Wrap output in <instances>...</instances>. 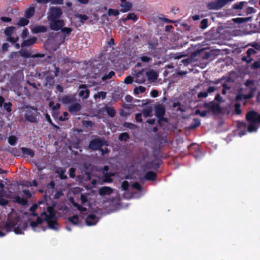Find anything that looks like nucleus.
Wrapping results in <instances>:
<instances>
[{
  "mask_svg": "<svg viewBox=\"0 0 260 260\" xmlns=\"http://www.w3.org/2000/svg\"><path fill=\"white\" fill-rule=\"evenodd\" d=\"M156 176V175L155 173L152 171H149L146 173L145 178L148 180H154L155 179Z\"/></svg>",
  "mask_w": 260,
  "mask_h": 260,
  "instance_id": "30",
  "label": "nucleus"
},
{
  "mask_svg": "<svg viewBox=\"0 0 260 260\" xmlns=\"http://www.w3.org/2000/svg\"><path fill=\"white\" fill-rule=\"evenodd\" d=\"M128 138V135L126 133H123L120 135L119 139L121 141H126Z\"/></svg>",
  "mask_w": 260,
  "mask_h": 260,
  "instance_id": "46",
  "label": "nucleus"
},
{
  "mask_svg": "<svg viewBox=\"0 0 260 260\" xmlns=\"http://www.w3.org/2000/svg\"><path fill=\"white\" fill-rule=\"evenodd\" d=\"M75 17L79 19L81 22H83L85 20L88 19V17L85 15H82L80 14H77L75 15Z\"/></svg>",
  "mask_w": 260,
  "mask_h": 260,
  "instance_id": "38",
  "label": "nucleus"
},
{
  "mask_svg": "<svg viewBox=\"0 0 260 260\" xmlns=\"http://www.w3.org/2000/svg\"><path fill=\"white\" fill-rule=\"evenodd\" d=\"M145 90V87L142 86H139V87H137L134 89V92L136 94H139L140 93L144 92Z\"/></svg>",
  "mask_w": 260,
  "mask_h": 260,
  "instance_id": "34",
  "label": "nucleus"
},
{
  "mask_svg": "<svg viewBox=\"0 0 260 260\" xmlns=\"http://www.w3.org/2000/svg\"><path fill=\"white\" fill-rule=\"evenodd\" d=\"M60 29L61 30V32L64 34H69L72 31V28L70 27H62Z\"/></svg>",
  "mask_w": 260,
  "mask_h": 260,
  "instance_id": "48",
  "label": "nucleus"
},
{
  "mask_svg": "<svg viewBox=\"0 0 260 260\" xmlns=\"http://www.w3.org/2000/svg\"><path fill=\"white\" fill-rule=\"evenodd\" d=\"M11 106H12V104L11 103H5L4 105V108L8 112L11 111Z\"/></svg>",
  "mask_w": 260,
  "mask_h": 260,
  "instance_id": "54",
  "label": "nucleus"
},
{
  "mask_svg": "<svg viewBox=\"0 0 260 260\" xmlns=\"http://www.w3.org/2000/svg\"><path fill=\"white\" fill-rule=\"evenodd\" d=\"M250 45L253 47V49H255L256 51L260 49V45L258 44H253Z\"/></svg>",
  "mask_w": 260,
  "mask_h": 260,
  "instance_id": "63",
  "label": "nucleus"
},
{
  "mask_svg": "<svg viewBox=\"0 0 260 260\" xmlns=\"http://www.w3.org/2000/svg\"><path fill=\"white\" fill-rule=\"evenodd\" d=\"M31 30L35 34L45 32L47 31V27L44 25H35L32 27Z\"/></svg>",
  "mask_w": 260,
  "mask_h": 260,
  "instance_id": "23",
  "label": "nucleus"
},
{
  "mask_svg": "<svg viewBox=\"0 0 260 260\" xmlns=\"http://www.w3.org/2000/svg\"><path fill=\"white\" fill-rule=\"evenodd\" d=\"M121 188L123 190L127 192L132 191L131 188L135 189L138 191H140L141 189V186L138 182L133 183L130 186L127 181H124L121 183Z\"/></svg>",
  "mask_w": 260,
  "mask_h": 260,
  "instance_id": "10",
  "label": "nucleus"
},
{
  "mask_svg": "<svg viewBox=\"0 0 260 260\" xmlns=\"http://www.w3.org/2000/svg\"><path fill=\"white\" fill-rule=\"evenodd\" d=\"M25 112L24 116L27 121L31 122H35L36 121V111L31 107H26L24 109Z\"/></svg>",
  "mask_w": 260,
  "mask_h": 260,
  "instance_id": "7",
  "label": "nucleus"
},
{
  "mask_svg": "<svg viewBox=\"0 0 260 260\" xmlns=\"http://www.w3.org/2000/svg\"><path fill=\"white\" fill-rule=\"evenodd\" d=\"M106 95H107L106 92L101 91V92H99L95 94L93 96V98L95 99L101 98L102 100H104L106 97Z\"/></svg>",
  "mask_w": 260,
  "mask_h": 260,
  "instance_id": "32",
  "label": "nucleus"
},
{
  "mask_svg": "<svg viewBox=\"0 0 260 260\" xmlns=\"http://www.w3.org/2000/svg\"><path fill=\"white\" fill-rule=\"evenodd\" d=\"M192 61V59L190 58H186V59H182L181 62L185 64V65H187L189 63H190Z\"/></svg>",
  "mask_w": 260,
  "mask_h": 260,
  "instance_id": "53",
  "label": "nucleus"
},
{
  "mask_svg": "<svg viewBox=\"0 0 260 260\" xmlns=\"http://www.w3.org/2000/svg\"><path fill=\"white\" fill-rule=\"evenodd\" d=\"M216 89V88L214 86H210L207 90V91L200 92L198 93V96L199 98H205L208 96V95L213 92Z\"/></svg>",
  "mask_w": 260,
  "mask_h": 260,
  "instance_id": "19",
  "label": "nucleus"
},
{
  "mask_svg": "<svg viewBox=\"0 0 260 260\" xmlns=\"http://www.w3.org/2000/svg\"><path fill=\"white\" fill-rule=\"evenodd\" d=\"M35 11V7L31 6L29 7L25 11V17L27 18H30L34 15Z\"/></svg>",
  "mask_w": 260,
  "mask_h": 260,
  "instance_id": "28",
  "label": "nucleus"
},
{
  "mask_svg": "<svg viewBox=\"0 0 260 260\" xmlns=\"http://www.w3.org/2000/svg\"><path fill=\"white\" fill-rule=\"evenodd\" d=\"M27 19L28 18H27L26 17V18H21L20 19V20L19 21V22H18L17 24L20 26H25V25H27V24L29 22V20Z\"/></svg>",
  "mask_w": 260,
  "mask_h": 260,
  "instance_id": "39",
  "label": "nucleus"
},
{
  "mask_svg": "<svg viewBox=\"0 0 260 260\" xmlns=\"http://www.w3.org/2000/svg\"><path fill=\"white\" fill-rule=\"evenodd\" d=\"M62 14V10L59 7L51 6L49 8L47 15L51 30L58 31L64 26V21L60 19Z\"/></svg>",
  "mask_w": 260,
  "mask_h": 260,
  "instance_id": "3",
  "label": "nucleus"
},
{
  "mask_svg": "<svg viewBox=\"0 0 260 260\" xmlns=\"http://www.w3.org/2000/svg\"><path fill=\"white\" fill-rule=\"evenodd\" d=\"M75 169L73 168L70 169L69 175L70 177L74 178L75 176Z\"/></svg>",
  "mask_w": 260,
  "mask_h": 260,
  "instance_id": "57",
  "label": "nucleus"
},
{
  "mask_svg": "<svg viewBox=\"0 0 260 260\" xmlns=\"http://www.w3.org/2000/svg\"><path fill=\"white\" fill-rule=\"evenodd\" d=\"M251 19V17H247V18H236L233 19L231 21H230V23L229 24V25H232V22H233L237 24L238 25L240 23H242L244 22H247L249 21ZM229 27H232L231 26H229Z\"/></svg>",
  "mask_w": 260,
  "mask_h": 260,
  "instance_id": "22",
  "label": "nucleus"
},
{
  "mask_svg": "<svg viewBox=\"0 0 260 260\" xmlns=\"http://www.w3.org/2000/svg\"><path fill=\"white\" fill-rule=\"evenodd\" d=\"M109 167L105 166L101 171V176L98 177V180L93 179L91 181L92 185L97 184H102L104 183H111L112 182L111 177L114 175V173L108 172Z\"/></svg>",
  "mask_w": 260,
  "mask_h": 260,
  "instance_id": "5",
  "label": "nucleus"
},
{
  "mask_svg": "<svg viewBox=\"0 0 260 260\" xmlns=\"http://www.w3.org/2000/svg\"><path fill=\"white\" fill-rule=\"evenodd\" d=\"M113 191V189L108 186H103L99 189V193L101 196H109Z\"/></svg>",
  "mask_w": 260,
  "mask_h": 260,
  "instance_id": "18",
  "label": "nucleus"
},
{
  "mask_svg": "<svg viewBox=\"0 0 260 260\" xmlns=\"http://www.w3.org/2000/svg\"><path fill=\"white\" fill-rule=\"evenodd\" d=\"M152 110L151 108H146L144 109L142 112L143 114L145 117H149L151 115Z\"/></svg>",
  "mask_w": 260,
  "mask_h": 260,
  "instance_id": "42",
  "label": "nucleus"
},
{
  "mask_svg": "<svg viewBox=\"0 0 260 260\" xmlns=\"http://www.w3.org/2000/svg\"><path fill=\"white\" fill-rule=\"evenodd\" d=\"M80 200L82 204H85L87 202V196L82 194L81 195Z\"/></svg>",
  "mask_w": 260,
  "mask_h": 260,
  "instance_id": "55",
  "label": "nucleus"
},
{
  "mask_svg": "<svg viewBox=\"0 0 260 260\" xmlns=\"http://www.w3.org/2000/svg\"><path fill=\"white\" fill-rule=\"evenodd\" d=\"M246 119L249 123L247 131L249 133L256 132L260 124V115L256 112L251 111L246 114Z\"/></svg>",
  "mask_w": 260,
  "mask_h": 260,
  "instance_id": "4",
  "label": "nucleus"
},
{
  "mask_svg": "<svg viewBox=\"0 0 260 260\" xmlns=\"http://www.w3.org/2000/svg\"><path fill=\"white\" fill-rule=\"evenodd\" d=\"M105 110L110 117H114L115 116V111L113 108L107 107L105 108Z\"/></svg>",
  "mask_w": 260,
  "mask_h": 260,
  "instance_id": "37",
  "label": "nucleus"
},
{
  "mask_svg": "<svg viewBox=\"0 0 260 260\" xmlns=\"http://www.w3.org/2000/svg\"><path fill=\"white\" fill-rule=\"evenodd\" d=\"M204 106L208 109L209 111H212L214 113H219L221 111L219 105L213 102L206 103L204 104Z\"/></svg>",
  "mask_w": 260,
  "mask_h": 260,
  "instance_id": "12",
  "label": "nucleus"
},
{
  "mask_svg": "<svg viewBox=\"0 0 260 260\" xmlns=\"http://www.w3.org/2000/svg\"><path fill=\"white\" fill-rule=\"evenodd\" d=\"M66 171L62 168H58L56 172L58 174L61 179H65L67 178V176L64 175Z\"/></svg>",
  "mask_w": 260,
  "mask_h": 260,
  "instance_id": "35",
  "label": "nucleus"
},
{
  "mask_svg": "<svg viewBox=\"0 0 260 260\" xmlns=\"http://www.w3.org/2000/svg\"><path fill=\"white\" fill-rule=\"evenodd\" d=\"M183 56H184V54H182L181 53L171 54V58H174V59H180Z\"/></svg>",
  "mask_w": 260,
  "mask_h": 260,
  "instance_id": "47",
  "label": "nucleus"
},
{
  "mask_svg": "<svg viewBox=\"0 0 260 260\" xmlns=\"http://www.w3.org/2000/svg\"><path fill=\"white\" fill-rule=\"evenodd\" d=\"M81 108V106L80 104L77 103H75L73 104H72L69 107V111L72 113V114H76L78 112H79Z\"/></svg>",
  "mask_w": 260,
  "mask_h": 260,
  "instance_id": "21",
  "label": "nucleus"
},
{
  "mask_svg": "<svg viewBox=\"0 0 260 260\" xmlns=\"http://www.w3.org/2000/svg\"><path fill=\"white\" fill-rule=\"evenodd\" d=\"M47 197L45 196L43 200L39 202L38 205L34 204L30 207V211L31 213L27 222H21L19 216L15 212L18 217L19 223L27 225L26 229L23 230L22 234H23L24 231L27 229L28 224L35 232H40L41 229L45 231L46 228H44L43 225L44 223H46L48 228L51 230L55 231L58 230L59 226L57 222L55 210L53 207L49 206L47 203Z\"/></svg>",
  "mask_w": 260,
  "mask_h": 260,
  "instance_id": "1",
  "label": "nucleus"
},
{
  "mask_svg": "<svg viewBox=\"0 0 260 260\" xmlns=\"http://www.w3.org/2000/svg\"><path fill=\"white\" fill-rule=\"evenodd\" d=\"M26 226V224L19 223L17 214L12 211L9 214L7 222L3 226H0V237L5 236L11 231H13L17 235L22 234Z\"/></svg>",
  "mask_w": 260,
  "mask_h": 260,
  "instance_id": "2",
  "label": "nucleus"
},
{
  "mask_svg": "<svg viewBox=\"0 0 260 260\" xmlns=\"http://www.w3.org/2000/svg\"><path fill=\"white\" fill-rule=\"evenodd\" d=\"M109 16H116L119 15V11L117 9H109L108 11Z\"/></svg>",
  "mask_w": 260,
  "mask_h": 260,
  "instance_id": "41",
  "label": "nucleus"
},
{
  "mask_svg": "<svg viewBox=\"0 0 260 260\" xmlns=\"http://www.w3.org/2000/svg\"><path fill=\"white\" fill-rule=\"evenodd\" d=\"M120 7H121L120 11L125 13L130 11L132 8V4L131 3L127 2L126 0H120Z\"/></svg>",
  "mask_w": 260,
  "mask_h": 260,
  "instance_id": "15",
  "label": "nucleus"
},
{
  "mask_svg": "<svg viewBox=\"0 0 260 260\" xmlns=\"http://www.w3.org/2000/svg\"><path fill=\"white\" fill-rule=\"evenodd\" d=\"M165 112V108L161 106H158L155 108V115L158 118V123L160 124L163 121L167 122V119L163 117Z\"/></svg>",
  "mask_w": 260,
  "mask_h": 260,
  "instance_id": "11",
  "label": "nucleus"
},
{
  "mask_svg": "<svg viewBox=\"0 0 260 260\" xmlns=\"http://www.w3.org/2000/svg\"><path fill=\"white\" fill-rule=\"evenodd\" d=\"M141 60L142 61L144 62H149L152 60V58L148 56H143L141 57Z\"/></svg>",
  "mask_w": 260,
  "mask_h": 260,
  "instance_id": "51",
  "label": "nucleus"
},
{
  "mask_svg": "<svg viewBox=\"0 0 260 260\" xmlns=\"http://www.w3.org/2000/svg\"><path fill=\"white\" fill-rule=\"evenodd\" d=\"M31 196V194L28 190L24 189L17 196L9 195L8 197L12 199L14 202L24 206L27 204V199Z\"/></svg>",
  "mask_w": 260,
  "mask_h": 260,
  "instance_id": "6",
  "label": "nucleus"
},
{
  "mask_svg": "<svg viewBox=\"0 0 260 260\" xmlns=\"http://www.w3.org/2000/svg\"><path fill=\"white\" fill-rule=\"evenodd\" d=\"M28 33V30L26 28H24L22 34H21V37L24 39L26 38L27 36V34Z\"/></svg>",
  "mask_w": 260,
  "mask_h": 260,
  "instance_id": "58",
  "label": "nucleus"
},
{
  "mask_svg": "<svg viewBox=\"0 0 260 260\" xmlns=\"http://www.w3.org/2000/svg\"><path fill=\"white\" fill-rule=\"evenodd\" d=\"M235 112L237 114H240L241 113L240 105L239 104H236L235 105Z\"/></svg>",
  "mask_w": 260,
  "mask_h": 260,
  "instance_id": "49",
  "label": "nucleus"
},
{
  "mask_svg": "<svg viewBox=\"0 0 260 260\" xmlns=\"http://www.w3.org/2000/svg\"><path fill=\"white\" fill-rule=\"evenodd\" d=\"M22 152L25 156H30L32 157L34 156V152L30 149L26 148H21Z\"/></svg>",
  "mask_w": 260,
  "mask_h": 260,
  "instance_id": "29",
  "label": "nucleus"
},
{
  "mask_svg": "<svg viewBox=\"0 0 260 260\" xmlns=\"http://www.w3.org/2000/svg\"><path fill=\"white\" fill-rule=\"evenodd\" d=\"M18 38H14L11 36H9V38H8V41L12 43H15L18 41Z\"/></svg>",
  "mask_w": 260,
  "mask_h": 260,
  "instance_id": "60",
  "label": "nucleus"
},
{
  "mask_svg": "<svg viewBox=\"0 0 260 260\" xmlns=\"http://www.w3.org/2000/svg\"><path fill=\"white\" fill-rule=\"evenodd\" d=\"M8 203V200L4 199L2 198H0V205L2 206H5Z\"/></svg>",
  "mask_w": 260,
  "mask_h": 260,
  "instance_id": "59",
  "label": "nucleus"
},
{
  "mask_svg": "<svg viewBox=\"0 0 260 260\" xmlns=\"http://www.w3.org/2000/svg\"><path fill=\"white\" fill-rule=\"evenodd\" d=\"M79 88L81 89V90L79 93V95L80 97H82L85 99H87L89 96V90L86 89V85H82L80 86Z\"/></svg>",
  "mask_w": 260,
  "mask_h": 260,
  "instance_id": "20",
  "label": "nucleus"
},
{
  "mask_svg": "<svg viewBox=\"0 0 260 260\" xmlns=\"http://www.w3.org/2000/svg\"><path fill=\"white\" fill-rule=\"evenodd\" d=\"M74 206L78 209L82 213L85 212L86 211V208L85 207H82V206L79 205L77 203H74Z\"/></svg>",
  "mask_w": 260,
  "mask_h": 260,
  "instance_id": "45",
  "label": "nucleus"
},
{
  "mask_svg": "<svg viewBox=\"0 0 260 260\" xmlns=\"http://www.w3.org/2000/svg\"><path fill=\"white\" fill-rule=\"evenodd\" d=\"M40 4H47L50 3L53 5H61L63 4L64 0H39Z\"/></svg>",
  "mask_w": 260,
  "mask_h": 260,
  "instance_id": "24",
  "label": "nucleus"
},
{
  "mask_svg": "<svg viewBox=\"0 0 260 260\" xmlns=\"http://www.w3.org/2000/svg\"><path fill=\"white\" fill-rule=\"evenodd\" d=\"M150 94L152 97L156 98L158 96V93L157 90H153L151 91Z\"/></svg>",
  "mask_w": 260,
  "mask_h": 260,
  "instance_id": "62",
  "label": "nucleus"
},
{
  "mask_svg": "<svg viewBox=\"0 0 260 260\" xmlns=\"http://www.w3.org/2000/svg\"><path fill=\"white\" fill-rule=\"evenodd\" d=\"M99 221V218L94 214H89L86 218L85 221L88 226L94 225Z\"/></svg>",
  "mask_w": 260,
  "mask_h": 260,
  "instance_id": "17",
  "label": "nucleus"
},
{
  "mask_svg": "<svg viewBox=\"0 0 260 260\" xmlns=\"http://www.w3.org/2000/svg\"><path fill=\"white\" fill-rule=\"evenodd\" d=\"M145 76L142 72H139L135 76L134 81L136 83L141 84L145 81Z\"/></svg>",
  "mask_w": 260,
  "mask_h": 260,
  "instance_id": "25",
  "label": "nucleus"
},
{
  "mask_svg": "<svg viewBox=\"0 0 260 260\" xmlns=\"http://www.w3.org/2000/svg\"><path fill=\"white\" fill-rule=\"evenodd\" d=\"M142 114L141 113H137L136 114V120L137 121L141 122L142 121L141 118Z\"/></svg>",
  "mask_w": 260,
  "mask_h": 260,
  "instance_id": "61",
  "label": "nucleus"
},
{
  "mask_svg": "<svg viewBox=\"0 0 260 260\" xmlns=\"http://www.w3.org/2000/svg\"><path fill=\"white\" fill-rule=\"evenodd\" d=\"M115 75V73L113 71H111L107 75H105L102 78V80L105 81L108 79H110L113 76Z\"/></svg>",
  "mask_w": 260,
  "mask_h": 260,
  "instance_id": "43",
  "label": "nucleus"
},
{
  "mask_svg": "<svg viewBox=\"0 0 260 260\" xmlns=\"http://www.w3.org/2000/svg\"><path fill=\"white\" fill-rule=\"evenodd\" d=\"M256 51L255 50V49H254L253 48H249L248 49V50L247 51V56L248 57H249L250 56H251L252 54H254L256 53Z\"/></svg>",
  "mask_w": 260,
  "mask_h": 260,
  "instance_id": "52",
  "label": "nucleus"
},
{
  "mask_svg": "<svg viewBox=\"0 0 260 260\" xmlns=\"http://www.w3.org/2000/svg\"><path fill=\"white\" fill-rule=\"evenodd\" d=\"M15 29V27H13V26H11V27H8L6 29L5 33L6 35L8 37L11 36V35H12V34Z\"/></svg>",
  "mask_w": 260,
  "mask_h": 260,
  "instance_id": "40",
  "label": "nucleus"
},
{
  "mask_svg": "<svg viewBox=\"0 0 260 260\" xmlns=\"http://www.w3.org/2000/svg\"><path fill=\"white\" fill-rule=\"evenodd\" d=\"M8 142L11 145H15L17 142V138L15 136H11L8 139Z\"/></svg>",
  "mask_w": 260,
  "mask_h": 260,
  "instance_id": "44",
  "label": "nucleus"
},
{
  "mask_svg": "<svg viewBox=\"0 0 260 260\" xmlns=\"http://www.w3.org/2000/svg\"><path fill=\"white\" fill-rule=\"evenodd\" d=\"M146 75L149 80L153 81L157 79L158 74L153 70H150L146 73Z\"/></svg>",
  "mask_w": 260,
  "mask_h": 260,
  "instance_id": "26",
  "label": "nucleus"
},
{
  "mask_svg": "<svg viewBox=\"0 0 260 260\" xmlns=\"http://www.w3.org/2000/svg\"><path fill=\"white\" fill-rule=\"evenodd\" d=\"M37 38L36 37H33L31 38H29V39L25 40L23 41L22 43L21 46L24 47V46H30L34 44L36 42Z\"/></svg>",
  "mask_w": 260,
  "mask_h": 260,
  "instance_id": "27",
  "label": "nucleus"
},
{
  "mask_svg": "<svg viewBox=\"0 0 260 260\" xmlns=\"http://www.w3.org/2000/svg\"><path fill=\"white\" fill-rule=\"evenodd\" d=\"M250 45L253 47V49H255L256 51L260 49V45L258 44H253Z\"/></svg>",
  "mask_w": 260,
  "mask_h": 260,
  "instance_id": "64",
  "label": "nucleus"
},
{
  "mask_svg": "<svg viewBox=\"0 0 260 260\" xmlns=\"http://www.w3.org/2000/svg\"><path fill=\"white\" fill-rule=\"evenodd\" d=\"M201 121L198 118H194L193 119L192 123L190 125L189 128L191 129H193L198 126H199L200 125Z\"/></svg>",
  "mask_w": 260,
  "mask_h": 260,
  "instance_id": "33",
  "label": "nucleus"
},
{
  "mask_svg": "<svg viewBox=\"0 0 260 260\" xmlns=\"http://www.w3.org/2000/svg\"><path fill=\"white\" fill-rule=\"evenodd\" d=\"M228 2V0H217L208 4L207 7L210 10H218L221 8Z\"/></svg>",
  "mask_w": 260,
  "mask_h": 260,
  "instance_id": "9",
  "label": "nucleus"
},
{
  "mask_svg": "<svg viewBox=\"0 0 260 260\" xmlns=\"http://www.w3.org/2000/svg\"><path fill=\"white\" fill-rule=\"evenodd\" d=\"M253 81L252 80H247L245 82V85L247 87H249L250 92L248 94L243 95L244 99H249L253 96V94L256 89V87L253 85Z\"/></svg>",
  "mask_w": 260,
  "mask_h": 260,
  "instance_id": "14",
  "label": "nucleus"
},
{
  "mask_svg": "<svg viewBox=\"0 0 260 260\" xmlns=\"http://www.w3.org/2000/svg\"><path fill=\"white\" fill-rule=\"evenodd\" d=\"M134 81L131 76H127L124 80V82L126 84H131Z\"/></svg>",
  "mask_w": 260,
  "mask_h": 260,
  "instance_id": "56",
  "label": "nucleus"
},
{
  "mask_svg": "<svg viewBox=\"0 0 260 260\" xmlns=\"http://www.w3.org/2000/svg\"><path fill=\"white\" fill-rule=\"evenodd\" d=\"M244 4V2H241L239 3L234 4L232 8L229 10V15H240V11L242 9Z\"/></svg>",
  "mask_w": 260,
  "mask_h": 260,
  "instance_id": "8",
  "label": "nucleus"
},
{
  "mask_svg": "<svg viewBox=\"0 0 260 260\" xmlns=\"http://www.w3.org/2000/svg\"><path fill=\"white\" fill-rule=\"evenodd\" d=\"M207 25H208V20L206 19H204L201 21V27L203 29H205L206 28H207Z\"/></svg>",
  "mask_w": 260,
  "mask_h": 260,
  "instance_id": "50",
  "label": "nucleus"
},
{
  "mask_svg": "<svg viewBox=\"0 0 260 260\" xmlns=\"http://www.w3.org/2000/svg\"><path fill=\"white\" fill-rule=\"evenodd\" d=\"M69 222L74 225H78L79 223V218L77 215H74L72 217H69Z\"/></svg>",
  "mask_w": 260,
  "mask_h": 260,
  "instance_id": "31",
  "label": "nucleus"
},
{
  "mask_svg": "<svg viewBox=\"0 0 260 260\" xmlns=\"http://www.w3.org/2000/svg\"><path fill=\"white\" fill-rule=\"evenodd\" d=\"M105 144V142L101 139H95L90 141L89 147L92 150H98Z\"/></svg>",
  "mask_w": 260,
  "mask_h": 260,
  "instance_id": "13",
  "label": "nucleus"
},
{
  "mask_svg": "<svg viewBox=\"0 0 260 260\" xmlns=\"http://www.w3.org/2000/svg\"><path fill=\"white\" fill-rule=\"evenodd\" d=\"M237 132L238 134V135L240 137H241L243 135H244L246 132V124L241 122H237Z\"/></svg>",
  "mask_w": 260,
  "mask_h": 260,
  "instance_id": "16",
  "label": "nucleus"
},
{
  "mask_svg": "<svg viewBox=\"0 0 260 260\" xmlns=\"http://www.w3.org/2000/svg\"><path fill=\"white\" fill-rule=\"evenodd\" d=\"M137 17L134 13H130L127 15L126 18L123 19V21L124 22L126 21L127 20L132 19L134 21H136L137 20Z\"/></svg>",
  "mask_w": 260,
  "mask_h": 260,
  "instance_id": "36",
  "label": "nucleus"
}]
</instances>
